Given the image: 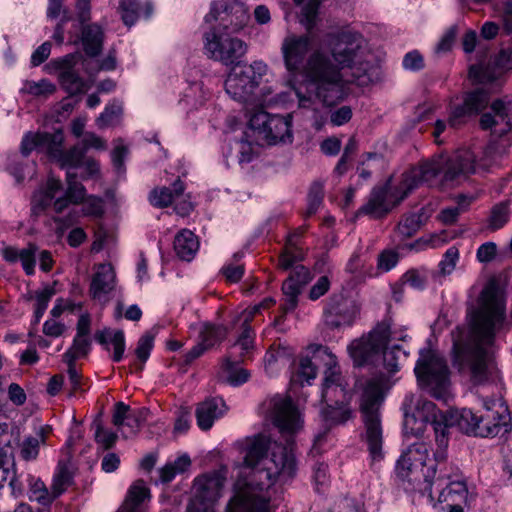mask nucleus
Wrapping results in <instances>:
<instances>
[{
	"label": "nucleus",
	"instance_id": "obj_40",
	"mask_svg": "<svg viewBox=\"0 0 512 512\" xmlns=\"http://www.w3.org/2000/svg\"><path fill=\"white\" fill-rule=\"evenodd\" d=\"M460 261V251L456 245L450 246L443 254L438 263V275L440 277L450 276Z\"/></svg>",
	"mask_w": 512,
	"mask_h": 512
},
{
	"label": "nucleus",
	"instance_id": "obj_58",
	"mask_svg": "<svg viewBox=\"0 0 512 512\" xmlns=\"http://www.w3.org/2000/svg\"><path fill=\"white\" fill-rule=\"evenodd\" d=\"M83 214L86 216L101 217L104 213L103 200L95 196L85 198Z\"/></svg>",
	"mask_w": 512,
	"mask_h": 512
},
{
	"label": "nucleus",
	"instance_id": "obj_37",
	"mask_svg": "<svg viewBox=\"0 0 512 512\" xmlns=\"http://www.w3.org/2000/svg\"><path fill=\"white\" fill-rule=\"evenodd\" d=\"M56 89V85L47 79H41L38 82L26 80L20 92L38 98H48L56 92Z\"/></svg>",
	"mask_w": 512,
	"mask_h": 512
},
{
	"label": "nucleus",
	"instance_id": "obj_55",
	"mask_svg": "<svg viewBox=\"0 0 512 512\" xmlns=\"http://www.w3.org/2000/svg\"><path fill=\"white\" fill-rule=\"evenodd\" d=\"M31 492L35 496V499L42 505H49L57 498L54 497L53 490L51 489V492H49L44 482L41 480H37L32 484Z\"/></svg>",
	"mask_w": 512,
	"mask_h": 512
},
{
	"label": "nucleus",
	"instance_id": "obj_26",
	"mask_svg": "<svg viewBox=\"0 0 512 512\" xmlns=\"http://www.w3.org/2000/svg\"><path fill=\"white\" fill-rule=\"evenodd\" d=\"M81 42L85 54L89 57H96L102 52L104 32L97 24L82 25Z\"/></svg>",
	"mask_w": 512,
	"mask_h": 512
},
{
	"label": "nucleus",
	"instance_id": "obj_60",
	"mask_svg": "<svg viewBox=\"0 0 512 512\" xmlns=\"http://www.w3.org/2000/svg\"><path fill=\"white\" fill-rule=\"evenodd\" d=\"M132 411L133 410H131L129 405L125 404L124 402H117L114 405L112 416L113 425L120 429L122 426H124Z\"/></svg>",
	"mask_w": 512,
	"mask_h": 512
},
{
	"label": "nucleus",
	"instance_id": "obj_57",
	"mask_svg": "<svg viewBox=\"0 0 512 512\" xmlns=\"http://www.w3.org/2000/svg\"><path fill=\"white\" fill-rule=\"evenodd\" d=\"M272 116L263 110L257 111L250 117L249 126L252 130L258 131L264 136Z\"/></svg>",
	"mask_w": 512,
	"mask_h": 512
},
{
	"label": "nucleus",
	"instance_id": "obj_9",
	"mask_svg": "<svg viewBox=\"0 0 512 512\" xmlns=\"http://www.w3.org/2000/svg\"><path fill=\"white\" fill-rule=\"evenodd\" d=\"M469 77L481 83L482 86L468 93L464 98L463 105L452 109L448 119L451 127L459 125L463 117L478 114L485 109L490 102L491 94L496 93L501 85L495 77L488 75L486 69L480 65L470 67Z\"/></svg>",
	"mask_w": 512,
	"mask_h": 512
},
{
	"label": "nucleus",
	"instance_id": "obj_63",
	"mask_svg": "<svg viewBox=\"0 0 512 512\" xmlns=\"http://www.w3.org/2000/svg\"><path fill=\"white\" fill-rule=\"evenodd\" d=\"M402 65L405 70L419 71V70L423 69V67H424V59L418 51L414 50V51L408 52L404 56Z\"/></svg>",
	"mask_w": 512,
	"mask_h": 512
},
{
	"label": "nucleus",
	"instance_id": "obj_11",
	"mask_svg": "<svg viewBox=\"0 0 512 512\" xmlns=\"http://www.w3.org/2000/svg\"><path fill=\"white\" fill-rule=\"evenodd\" d=\"M267 66L261 61H255L249 66L234 67L225 80L227 94L236 101L246 104H261V99L255 93L265 74Z\"/></svg>",
	"mask_w": 512,
	"mask_h": 512
},
{
	"label": "nucleus",
	"instance_id": "obj_41",
	"mask_svg": "<svg viewBox=\"0 0 512 512\" xmlns=\"http://www.w3.org/2000/svg\"><path fill=\"white\" fill-rule=\"evenodd\" d=\"M223 370L227 374L226 382L232 386H239L249 379L250 373L244 368H237L236 362L232 361L229 356L224 359Z\"/></svg>",
	"mask_w": 512,
	"mask_h": 512
},
{
	"label": "nucleus",
	"instance_id": "obj_36",
	"mask_svg": "<svg viewBox=\"0 0 512 512\" xmlns=\"http://www.w3.org/2000/svg\"><path fill=\"white\" fill-rule=\"evenodd\" d=\"M59 81L70 97L83 94L86 90L85 81L75 71H60Z\"/></svg>",
	"mask_w": 512,
	"mask_h": 512
},
{
	"label": "nucleus",
	"instance_id": "obj_13",
	"mask_svg": "<svg viewBox=\"0 0 512 512\" xmlns=\"http://www.w3.org/2000/svg\"><path fill=\"white\" fill-rule=\"evenodd\" d=\"M205 49L209 57L224 65L240 64V59L247 51L246 44L239 38L230 37L228 33L212 27L204 34Z\"/></svg>",
	"mask_w": 512,
	"mask_h": 512
},
{
	"label": "nucleus",
	"instance_id": "obj_47",
	"mask_svg": "<svg viewBox=\"0 0 512 512\" xmlns=\"http://www.w3.org/2000/svg\"><path fill=\"white\" fill-rule=\"evenodd\" d=\"M45 441L44 428H41L37 437H28L23 441L21 448V456L25 460L35 459L39 452L40 443Z\"/></svg>",
	"mask_w": 512,
	"mask_h": 512
},
{
	"label": "nucleus",
	"instance_id": "obj_53",
	"mask_svg": "<svg viewBox=\"0 0 512 512\" xmlns=\"http://www.w3.org/2000/svg\"><path fill=\"white\" fill-rule=\"evenodd\" d=\"M53 200V195L43 192L42 190L37 191L32 197V215L38 217L53 204Z\"/></svg>",
	"mask_w": 512,
	"mask_h": 512
},
{
	"label": "nucleus",
	"instance_id": "obj_21",
	"mask_svg": "<svg viewBox=\"0 0 512 512\" xmlns=\"http://www.w3.org/2000/svg\"><path fill=\"white\" fill-rule=\"evenodd\" d=\"M510 108L501 100L493 101L491 112L481 116L480 125L483 129H493L498 135H503L512 127V117L509 116Z\"/></svg>",
	"mask_w": 512,
	"mask_h": 512
},
{
	"label": "nucleus",
	"instance_id": "obj_31",
	"mask_svg": "<svg viewBox=\"0 0 512 512\" xmlns=\"http://www.w3.org/2000/svg\"><path fill=\"white\" fill-rule=\"evenodd\" d=\"M150 498V490L143 480H137L129 488L122 512H142L141 504Z\"/></svg>",
	"mask_w": 512,
	"mask_h": 512
},
{
	"label": "nucleus",
	"instance_id": "obj_43",
	"mask_svg": "<svg viewBox=\"0 0 512 512\" xmlns=\"http://www.w3.org/2000/svg\"><path fill=\"white\" fill-rule=\"evenodd\" d=\"M67 188L65 196L72 204H80L86 198V189L82 183L77 181V174L68 171L66 174Z\"/></svg>",
	"mask_w": 512,
	"mask_h": 512
},
{
	"label": "nucleus",
	"instance_id": "obj_22",
	"mask_svg": "<svg viewBox=\"0 0 512 512\" xmlns=\"http://www.w3.org/2000/svg\"><path fill=\"white\" fill-rule=\"evenodd\" d=\"M292 116L273 115L268 122V128L264 134V138L269 144L292 143Z\"/></svg>",
	"mask_w": 512,
	"mask_h": 512
},
{
	"label": "nucleus",
	"instance_id": "obj_4",
	"mask_svg": "<svg viewBox=\"0 0 512 512\" xmlns=\"http://www.w3.org/2000/svg\"><path fill=\"white\" fill-rule=\"evenodd\" d=\"M490 163L477 159L470 149L458 150L453 156L439 155L432 159L421 161L386 181V213L397 207L415 189L424 184H430L439 174L444 180L453 181L460 177L474 174L480 169H487Z\"/></svg>",
	"mask_w": 512,
	"mask_h": 512
},
{
	"label": "nucleus",
	"instance_id": "obj_25",
	"mask_svg": "<svg viewBox=\"0 0 512 512\" xmlns=\"http://www.w3.org/2000/svg\"><path fill=\"white\" fill-rule=\"evenodd\" d=\"M64 141V135L61 131L54 133H28L24 136L21 142V153L23 156H28L36 148H45L49 154L52 143L60 144Z\"/></svg>",
	"mask_w": 512,
	"mask_h": 512
},
{
	"label": "nucleus",
	"instance_id": "obj_61",
	"mask_svg": "<svg viewBox=\"0 0 512 512\" xmlns=\"http://www.w3.org/2000/svg\"><path fill=\"white\" fill-rule=\"evenodd\" d=\"M148 413L149 411L146 408L133 410L124 426L129 427L131 432L136 434L140 430L143 423L146 421Z\"/></svg>",
	"mask_w": 512,
	"mask_h": 512
},
{
	"label": "nucleus",
	"instance_id": "obj_8",
	"mask_svg": "<svg viewBox=\"0 0 512 512\" xmlns=\"http://www.w3.org/2000/svg\"><path fill=\"white\" fill-rule=\"evenodd\" d=\"M419 385L437 400L450 398L449 369L444 357L432 349H423L414 368Z\"/></svg>",
	"mask_w": 512,
	"mask_h": 512
},
{
	"label": "nucleus",
	"instance_id": "obj_52",
	"mask_svg": "<svg viewBox=\"0 0 512 512\" xmlns=\"http://www.w3.org/2000/svg\"><path fill=\"white\" fill-rule=\"evenodd\" d=\"M154 338V334L146 332L139 338L137 342L135 354L142 364H144L150 356V352L154 345Z\"/></svg>",
	"mask_w": 512,
	"mask_h": 512
},
{
	"label": "nucleus",
	"instance_id": "obj_45",
	"mask_svg": "<svg viewBox=\"0 0 512 512\" xmlns=\"http://www.w3.org/2000/svg\"><path fill=\"white\" fill-rule=\"evenodd\" d=\"M303 259V253L300 248L297 247L295 242H292L291 238L287 240V246L284 252L279 257V265L282 269L288 270L293 265Z\"/></svg>",
	"mask_w": 512,
	"mask_h": 512
},
{
	"label": "nucleus",
	"instance_id": "obj_18",
	"mask_svg": "<svg viewBox=\"0 0 512 512\" xmlns=\"http://www.w3.org/2000/svg\"><path fill=\"white\" fill-rule=\"evenodd\" d=\"M429 457V447L424 442L411 444L396 463V475L402 480H411L410 475L422 469Z\"/></svg>",
	"mask_w": 512,
	"mask_h": 512
},
{
	"label": "nucleus",
	"instance_id": "obj_35",
	"mask_svg": "<svg viewBox=\"0 0 512 512\" xmlns=\"http://www.w3.org/2000/svg\"><path fill=\"white\" fill-rule=\"evenodd\" d=\"M73 483V473L67 461L60 460L58 462L57 472L53 477L51 489L54 497L60 496Z\"/></svg>",
	"mask_w": 512,
	"mask_h": 512
},
{
	"label": "nucleus",
	"instance_id": "obj_46",
	"mask_svg": "<svg viewBox=\"0 0 512 512\" xmlns=\"http://www.w3.org/2000/svg\"><path fill=\"white\" fill-rule=\"evenodd\" d=\"M509 208L505 203L495 205L490 213L488 228L491 231H497L504 227L509 220Z\"/></svg>",
	"mask_w": 512,
	"mask_h": 512
},
{
	"label": "nucleus",
	"instance_id": "obj_24",
	"mask_svg": "<svg viewBox=\"0 0 512 512\" xmlns=\"http://www.w3.org/2000/svg\"><path fill=\"white\" fill-rule=\"evenodd\" d=\"M222 398H211L200 403L196 409L197 424L202 430H209L214 421L226 411Z\"/></svg>",
	"mask_w": 512,
	"mask_h": 512
},
{
	"label": "nucleus",
	"instance_id": "obj_33",
	"mask_svg": "<svg viewBox=\"0 0 512 512\" xmlns=\"http://www.w3.org/2000/svg\"><path fill=\"white\" fill-rule=\"evenodd\" d=\"M326 407L321 411L323 420L327 426H332L340 423H344L350 417V411L345 407L343 401L336 400L333 402L330 398L328 401H324Z\"/></svg>",
	"mask_w": 512,
	"mask_h": 512
},
{
	"label": "nucleus",
	"instance_id": "obj_23",
	"mask_svg": "<svg viewBox=\"0 0 512 512\" xmlns=\"http://www.w3.org/2000/svg\"><path fill=\"white\" fill-rule=\"evenodd\" d=\"M62 144L63 142L60 144L52 143L49 152L50 158L55 160L61 168L71 169L81 167L86 154L85 147L78 143L64 151Z\"/></svg>",
	"mask_w": 512,
	"mask_h": 512
},
{
	"label": "nucleus",
	"instance_id": "obj_54",
	"mask_svg": "<svg viewBox=\"0 0 512 512\" xmlns=\"http://www.w3.org/2000/svg\"><path fill=\"white\" fill-rule=\"evenodd\" d=\"M36 251L37 247L34 244H29L27 248L19 251L18 260L21 261L23 269L27 275L34 274V267L36 264Z\"/></svg>",
	"mask_w": 512,
	"mask_h": 512
},
{
	"label": "nucleus",
	"instance_id": "obj_28",
	"mask_svg": "<svg viewBox=\"0 0 512 512\" xmlns=\"http://www.w3.org/2000/svg\"><path fill=\"white\" fill-rule=\"evenodd\" d=\"M184 184L180 180V178H177L171 187H161V188H155L150 193V202L153 206L158 208H164L168 207L181 197L184 193Z\"/></svg>",
	"mask_w": 512,
	"mask_h": 512
},
{
	"label": "nucleus",
	"instance_id": "obj_7",
	"mask_svg": "<svg viewBox=\"0 0 512 512\" xmlns=\"http://www.w3.org/2000/svg\"><path fill=\"white\" fill-rule=\"evenodd\" d=\"M447 412H441L436 405L426 399H419L416 403L415 413L404 412V429L407 434L421 437L427 425H431L435 434L438 449L434 453L436 461L445 458V450L448 447L449 438L445 434V421Z\"/></svg>",
	"mask_w": 512,
	"mask_h": 512
},
{
	"label": "nucleus",
	"instance_id": "obj_19",
	"mask_svg": "<svg viewBox=\"0 0 512 512\" xmlns=\"http://www.w3.org/2000/svg\"><path fill=\"white\" fill-rule=\"evenodd\" d=\"M310 49L308 36H288L282 44V53L285 66L290 72H297L303 65L305 57Z\"/></svg>",
	"mask_w": 512,
	"mask_h": 512
},
{
	"label": "nucleus",
	"instance_id": "obj_1",
	"mask_svg": "<svg viewBox=\"0 0 512 512\" xmlns=\"http://www.w3.org/2000/svg\"><path fill=\"white\" fill-rule=\"evenodd\" d=\"M269 417L286 444L275 443L268 458L270 440L266 436L249 440L244 464L252 470L235 482L226 512H271L273 484L277 478L287 480L295 475L292 445L293 436L303 427L301 413L290 396L275 395L270 401Z\"/></svg>",
	"mask_w": 512,
	"mask_h": 512
},
{
	"label": "nucleus",
	"instance_id": "obj_34",
	"mask_svg": "<svg viewBox=\"0 0 512 512\" xmlns=\"http://www.w3.org/2000/svg\"><path fill=\"white\" fill-rule=\"evenodd\" d=\"M301 286L297 284L292 278H287L283 285L282 291L285 296V301L281 305V309L283 311V315L278 317L275 320V323L278 324L283 318L284 315L292 310H294L298 304V296L301 293Z\"/></svg>",
	"mask_w": 512,
	"mask_h": 512
},
{
	"label": "nucleus",
	"instance_id": "obj_15",
	"mask_svg": "<svg viewBox=\"0 0 512 512\" xmlns=\"http://www.w3.org/2000/svg\"><path fill=\"white\" fill-rule=\"evenodd\" d=\"M358 314L359 307L354 301L344 298L341 294H333L324 309L325 324L331 329L351 326Z\"/></svg>",
	"mask_w": 512,
	"mask_h": 512
},
{
	"label": "nucleus",
	"instance_id": "obj_16",
	"mask_svg": "<svg viewBox=\"0 0 512 512\" xmlns=\"http://www.w3.org/2000/svg\"><path fill=\"white\" fill-rule=\"evenodd\" d=\"M316 360H322L324 367V379L322 389V401H328L332 393L343 392L341 387V372L337 357L332 351L323 345H319L318 351L314 354Z\"/></svg>",
	"mask_w": 512,
	"mask_h": 512
},
{
	"label": "nucleus",
	"instance_id": "obj_32",
	"mask_svg": "<svg viewBox=\"0 0 512 512\" xmlns=\"http://www.w3.org/2000/svg\"><path fill=\"white\" fill-rule=\"evenodd\" d=\"M367 215L372 219H381L384 216V186H376L370 193L368 201L356 213V217Z\"/></svg>",
	"mask_w": 512,
	"mask_h": 512
},
{
	"label": "nucleus",
	"instance_id": "obj_42",
	"mask_svg": "<svg viewBox=\"0 0 512 512\" xmlns=\"http://www.w3.org/2000/svg\"><path fill=\"white\" fill-rule=\"evenodd\" d=\"M319 345L311 347V356L302 357L299 362L298 374L307 382L313 380L317 376V369L322 365V360H316L314 354L318 351Z\"/></svg>",
	"mask_w": 512,
	"mask_h": 512
},
{
	"label": "nucleus",
	"instance_id": "obj_59",
	"mask_svg": "<svg viewBox=\"0 0 512 512\" xmlns=\"http://www.w3.org/2000/svg\"><path fill=\"white\" fill-rule=\"evenodd\" d=\"M118 439V435L115 432L105 430L101 425L97 426L95 432V440L100 444L103 449H111Z\"/></svg>",
	"mask_w": 512,
	"mask_h": 512
},
{
	"label": "nucleus",
	"instance_id": "obj_56",
	"mask_svg": "<svg viewBox=\"0 0 512 512\" xmlns=\"http://www.w3.org/2000/svg\"><path fill=\"white\" fill-rule=\"evenodd\" d=\"M91 347V340L88 336H75L72 346L65 352L75 356V360L81 356H86Z\"/></svg>",
	"mask_w": 512,
	"mask_h": 512
},
{
	"label": "nucleus",
	"instance_id": "obj_20",
	"mask_svg": "<svg viewBox=\"0 0 512 512\" xmlns=\"http://www.w3.org/2000/svg\"><path fill=\"white\" fill-rule=\"evenodd\" d=\"M407 337L403 331L393 332L391 324L386 320V383L388 374L392 375L400 370L401 361L406 359L407 354L402 346L396 341H403Z\"/></svg>",
	"mask_w": 512,
	"mask_h": 512
},
{
	"label": "nucleus",
	"instance_id": "obj_14",
	"mask_svg": "<svg viewBox=\"0 0 512 512\" xmlns=\"http://www.w3.org/2000/svg\"><path fill=\"white\" fill-rule=\"evenodd\" d=\"M248 20L245 7L236 0L213 2L210 12L205 16L206 23L218 21V25L214 27L228 34L241 30Z\"/></svg>",
	"mask_w": 512,
	"mask_h": 512
},
{
	"label": "nucleus",
	"instance_id": "obj_12",
	"mask_svg": "<svg viewBox=\"0 0 512 512\" xmlns=\"http://www.w3.org/2000/svg\"><path fill=\"white\" fill-rule=\"evenodd\" d=\"M226 479V468L197 477L194 496L187 506V512H214V503L221 497Z\"/></svg>",
	"mask_w": 512,
	"mask_h": 512
},
{
	"label": "nucleus",
	"instance_id": "obj_27",
	"mask_svg": "<svg viewBox=\"0 0 512 512\" xmlns=\"http://www.w3.org/2000/svg\"><path fill=\"white\" fill-rule=\"evenodd\" d=\"M94 339L107 350H109V343L111 342L114 348L113 361L120 362L122 360L126 347L125 336L122 330L114 332L109 328L98 330L95 332Z\"/></svg>",
	"mask_w": 512,
	"mask_h": 512
},
{
	"label": "nucleus",
	"instance_id": "obj_5",
	"mask_svg": "<svg viewBox=\"0 0 512 512\" xmlns=\"http://www.w3.org/2000/svg\"><path fill=\"white\" fill-rule=\"evenodd\" d=\"M486 413L477 416L470 409L447 411L445 434L448 437L449 428L457 426L466 434L480 437L503 436L511 430V417L507 406L500 400H490L484 403Z\"/></svg>",
	"mask_w": 512,
	"mask_h": 512
},
{
	"label": "nucleus",
	"instance_id": "obj_38",
	"mask_svg": "<svg viewBox=\"0 0 512 512\" xmlns=\"http://www.w3.org/2000/svg\"><path fill=\"white\" fill-rule=\"evenodd\" d=\"M227 334L225 327L205 323L199 333V341L205 344L207 349L212 348L217 343L221 342Z\"/></svg>",
	"mask_w": 512,
	"mask_h": 512
},
{
	"label": "nucleus",
	"instance_id": "obj_29",
	"mask_svg": "<svg viewBox=\"0 0 512 512\" xmlns=\"http://www.w3.org/2000/svg\"><path fill=\"white\" fill-rule=\"evenodd\" d=\"M198 248V239L192 231L183 229L176 234L174 238V250L180 259L191 261L198 251Z\"/></svg>",
	"mask_w": 512,
	"mask_h": 512
},
{
	"label": "nucleus",
	"instance_id": "obj_64",
	"mask_svg": "<svg viewBox=\"0 0 512 512\" xmlns=\"http://www.w3.org/2000/svg\"><path fill=\"white\" fill-rule=\"evenodd\" d=\"M64 361L68 365V377L71 384L72 389L76 390L80 387V379L81 375L76 369L75 365V356H73L71 353H64L63 355Z\"/></svg>",
	"mask_w": 512,
	"mask_h": 512
},
{
	"label": "nucleus",
	"instance_id": "obj_30",
	"mask_svg": "<svg viewBox=\"0 0 512 512\" xmlns=\"http://www.w3.org/2000/svg\"><path fill=\"white\" fill-rule=\"evenodd\" d=\"M114 279L115 273L112 266L109 264H100L90 285V292L93 297L96 298L101 294L110 292L113 289Z\"/></svg>",
	"mask_w": 512,
	"mask_h": 512
},
{
	"label": "nucleus",
	"instance_id": "obj_44",
	"mask_svg": "<svg viewBox=\"0 0 512 512\" xmlns=\"http://www.w3.org/2000/svg\"><path fill=\"white\" fill-rule=\"evenodd\" d=\"M122 113V103L116 99L112 100L96 119L97 126L99 128H105L114 125L120 119Z\"/></svg>",
	"mask_w": 512,
	"mask_h": 512
},
{
	"label": "nucleus",
	"instance_id": "obj_2",
	"mask_svg": "<svg viewBox=\"0 0 512 512\" xmlns=\"http://www.w3.org/2000/svg\"><path fill=\"white\" fill-rule=\"evenodd\" d=\"M469 341L462 343L453 336V365L474 385L495 382L500 378L495 345L496 335L506 323L505 301L497 284L488 282L476 306L467 311Z\"/></svg>",
	"mask_w": 512,
	"mask_h": 512
},
{
	"label": "nucleus",
	"instance_id": "obj_48",
	"mask_svg": "<svg viewBox=\"0 0 512 512\" xmlns=\"http://www.w3.org/2000/svg\"><path fill=\"white\" fill-rule=\"evenodd\" d=\"M324 198V188L321 182H314L308 193L306 216L314 215L320 208Z\"/></svg>",
	"mask_w": 512,
	"mask_h": 512
},
{
	"label": "nucleus",
	"instance_id": "obj_62",
	"mask_svg": "<svg viewBox=\"0 0 512 512\" xmlns=\"http://www.w3.org/2000/svg\"><path fill=\"white\" fill-rule=\"evenodd\" d=\"M497 255V245L488 241L481 244L476 251V259L480 263H489L495 259Z\"/></svg>",
	"mask_w": 512,
	"mask_h": 512
},
{
	"label": "nucleus",
	"instance_id": "obj_17",
	"mask_svg": "<svg viewBox=\"0 0 512 512\" xmlns=\"http://www.w3.org/2000/svg\"><path fill=\"white\" fill-rule=\"evenodd\" d=\"M363 39L359 33L343 31L339 33L332 44L331 53L338 68L350 67L355 63Z\"/></svg>",
	"mask_w": 512,
	"mask_h": 512
},
{
	"label": "nucleus",
	"instance_id": "obj_3",
	"mask_svg": "<svg viewBox=\"0 0 512 512\" xmlns=\"http://www.w3.org/2000/svg\"><path fill=\"white\" fill-rule=\"evenodd\" d=\"M347 352L354 368H368L370 374L360 384V412L365 427V440L372 460L380 462L382 454L381 407L384 402V325L378 323L372 330L353 339Z\"/></svg>",
	"mask_w": 512,
	"mask_h": 512
},
{
	"label": "nucleus",
	"instance_id": "obj_6",
	"mask_svg": "<svg viewBox=\"0 0 512 512\" xmlns=\"http://www.w3.org/2000/svg\"><path fill=\"white\" fill-rule=\"evenodd\" d=\"M307 74L316 97L325 106H334L346 97L345 82L340 69L327 56L314 53L308 61Z\"/></svg>",
	"mask_w": 512,
	"mask_h": 512
},
{
	"label": "nucleus",
	"instance_id": "obj_10",
	"mask_svg": "<svg viewBox=\"0 0 512 512\" xmlns=\"http://www.w3.org/2000/svg\"><path fill=\"white\" fill-rule=\"evenodd\" d=\"M421 492L423 495H427L429 503L433 507H436L438 503L465 504L468 498L467 484L456 466H450L449 472L441 470L434 480H430L426 476Z\"/></svg>",
	"mask_w": 512,
	"mask_h": 512
},
{
	"label": "nucleus",
	"instance_id": "obj_39",
	"mask_svg": "<svg viewBox=\"0 0 512 512\" xmlns=\"http://www.w3.org/2000/svg\"><path fill=\"white\" fill-rule=\"evenodd\" d=\"M473 198L466 195H459L457 197L456 206L444 208L440 214L439 219L447 225L453 224L458 219L459 215L467 210L472 203Z\"/></svg>",
	"mask_w": 512,
	"mask_h": 512
},
{
	"label": "nucleus",
	"instance_id": "obj_49",
	"mask_svg": "<svg viewBox=\"0 0 512 512\" xmlns=\"http://www.w3.org/2000/svg\"><path fill=\"white\" fill-rule=\"evenodd\" d=\"M122 20L128 27L134 25L139 16L140 3L138 0H122L120 3Z\"/></svg>",
	"mask_w": 512,
	"mask_h": 512
},
{
	"label": "nucleus",
	"instance_id": "obj_51",
	"mask_svg": "<svg viewBox=\"0 0 512 512\" xmlns=\"http://www.w3.org/2000/svg\"><path fill=\"white\" fill-rule=\"evenodd\" d=\"M421 223V215L411 213L402 218L398 224V230L403 236L410 237L420 228Z\"/></svg>",
	"mask_w": 512,
	"mask_h": 512
},
{
	"label": "nucleus",
	"instance_id": "obj_50",
	"mask_svg": "<svg viewBox=\"0 0 512 512\" xmlns=\"http://www.w3.org/2000/svg\"><path fill=\"white\" fill-rule=\"evenodd\" d=\"M319 5L320 0H308V2L302 7L300 22L307 30H311L315 25Z\"/></svg>",
	"mask_w": 512,
	"mask_h": 512
}]
</instances>
